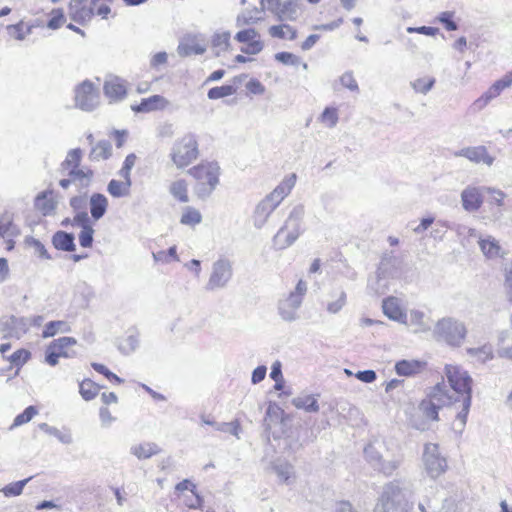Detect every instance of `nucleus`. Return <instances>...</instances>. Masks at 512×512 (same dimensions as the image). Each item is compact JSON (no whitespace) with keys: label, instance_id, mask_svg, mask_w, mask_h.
<instances>
[{"label":"nucleus","instance_id":"4d7b16f0","mask_svg":"<svg viewBox=\"0 0 512 512\" xmlns=\"http://www.w3.org/2000/svg\"><path fill=\"white\" fill-rule=\"evenodd\" d=\"M274 57L276 61L284 65L298 66L301 63L300 58L290 52H278Z\"/></svg>","mask_w":512,"mask_h":512},{"label":"nucleus","instance_id":"1a4fd4ad","mask_svg":"<svg viewBox=\"0 0 512 512\" xmlns=\"http://www.w3.org/2000/svg\"><path fill=\"white\" fill-rule=\"evenodd\" d=\"M100 103L97 86L90 80H84L74 88V106L85 112L94 111Z\"/></svg>","mask_w":512,"mask_h":512},{"label":"nucleus","instance_id":"ddd939ff","mask_svg":"<svg viewBox=\"0 0 512 512\" xmlns=\"http://www.w3.org/2000/svg\"><path fill=\"white\" fill-rule=\"evenodd\" d=\"M206 51L204 39L201 34H185L177 47V52L181 57L190 55H200Z\"/></svg>","mask_w":512,"mask_h":512},{"label":"nucleus","instance_id":"680f3d73","mask_svg":"<svg viewBox=\"0 0 512 512\" xmlns=\"http://www.w3.org/2000/svg\"><path fill=\"white\" fill-rule=\"evenodd\" d=\"M72 226L80 227L84 229V227L92 226L91 218L89 217L86 211L77 212L71 221Z\"/></svg>","mask_w":512,"mask_h":512},{"label":"nucleus","instance_id":"5701e85b","mask_svg":"<svg viewBox=\"0 0 512 512\" xmlns=\"http://www.w3.org/2000/svg\"><path fill=\"white\" fill-rule=\"evenodd\" d=\"M76 344L77 340L69 336L60 337L50 343L52 349H54L60 355V357L63 358H72L76 355L75 351H69V348Z\"/></svg>","mask_w":512,"mask_h":512},{"label":"nucleus","instance_id":"bb28decb","mask_svg":"<svg viewBox=\"0 0 512 512\" xmlns=\"http://www.w3.org/2000/svg\"><path fill=\"white\" fill-rule=\"evenodd\" d=\"M160 452V448L155 443L145 442L138 445H133L130 448V453L136 456L139 460L148 459Z\"/></svg>","mask_w":512,"mask_h":512},{"label":"nucleus","instance_id":"4c0bfd02","mask_svg":"<svg viewBox=\"0 0 512 512\" xmlns=\"http://www.w3.org/2000/svg\"><path fill=\"white\" fill-rule=\"evenodd\" d=\"M100 388L101 387L92 380L84 379L79 385V392L84 400L90 401L97 396Z\"/></svg>","mask_w":512,"mask_h":512},{"label":"nucleus","instance_id":"cd10ccee","mask_svg":"<svg viewBox=\"0 0 512 512\" xmlns=\"http://www.w3.org/2000/svg\"><path fill=\"white\" fill-rule=\"evenodd\" d=\"M479 246L483 254L488 258H496L502 256V248L499 245L498 241L488 236L487 238L479 239Z\"/></svg>","mask_w":512,"mask_h":512},{"label":"nucleus","instance_id":"20e7f679","mask_svg":"<svg viewBox=\"0 0 512 512\" xmlns=\"http://www.w3.org/2000/svg\"><path fill=\"white\" fill-rule=\"evenodd\" d=\"M304 206L299 204L293 207L285 224L278 230L273 238L274 246L283 250L291 246L302 234V222L304 218Z\"/></svg>","mask_w":512,"mask_h":512},{"label":"nucleus","instance_id":"c9c22d12","mask_svg":"<svg viewBox=\"0 0 512 512\" xmlns=\"http://www.w3.org/2000/svg\"><path fill=\"white\" fill-rule=\"evenodd\" d=\"M277 10L278 19L281 21H295L298 18L297 3L294 0H287Z\"/></svg>","mask_w":512,"mask_h":512},{"label":"nucleus","instance_id":"a878e982","mask_svg":"<svg viewBox=\"0 0 512 512\" xmlns=\"http://www.w3.org/2000/svg\"><path fill=\"white\" fill-rule=\"evenodd\" d=\"M68 14L73 21L84 25L92 19L94 11L92 8L85 7L84 5H77L76 7L69 5Z\"/></svg>","mask_w":512,"mask_h":512},{"label":"nucleus","instance_id":"79ce46f5","mask_svg":"<svg viewBox=\"0 0 512 512\" xmlns=\"http://www.w3.org/2000/svg\"><path fill=\"white\" fill-rule=\"evenodd\" d=\"M170 193L180 202H188L187 184L184 180L174 181L170 186Z\"/></svg>","mask_w":512,"mask_h":512},{"label":"nucleus","instance_id":"f704fd0d","mask_svg":"<svg viewBox=\"0 0 512 512\" xmlns=\"http://www.w3.org/2000/svg\"><path fill=\"white\" fill-rule=\"evenodd\" d=\"M131 185L126 181L112 179L107 185V191L111 196L121 198L130 194Z\"/></svg>","mask_w":512,"mask_h":512},{"label":"nucleus","instance_id":"c85d7f7f","mask_svg":"<svg viewBox=\"0 0 512 512\" xmlns=\"http://www.w3.org/2000/svg\"><path fill=\"white\" fill-rule=\"evenodd\" d=\"M34 27H36L35 24L20 21L17 24L8 25L7 32L9 36L15 38L16 40L23 41L28 35L32 33Z\"/></svg>","mask_w":512,"mask_h":512},{"label":"nucleus","instance_id":"c756f323","mask_svg":"<svg viewBox=\"0 0 512 512\" xmlns=\"http://www.w3.org/2000/svg\"><path fill=\"white\" fill-rule=\"evenodd\" d=\"M224 277V262L222 259H219L214 263L213 272L209 278V281L206 284V290L213 291L217 288L222 287L223 282L222 279Z\"/></svg>","mask_w":512,"mask_h":512},{"label":"nucleus","instance_id":"6e6d98bb","mask_svg":"<svg viewBox=\"0 0 512 512\" xmlns=\"http://www.w3.org/2000/svg\"><path fill=\"white\" fill-rule=\"evenodd\" d=\"M454 12L445 11L438 15V21L444 25L447 31H456L458 29L457 23L453 20Z\"/></svg>","mask_w":512,"mask_h":512},{"label":"nucleus","instance_id":"338daca9","mask_svg":"<svg viewBox=\"0 0 512 512\" xmlns=\"http://www.w3.org/2000/svg\"><path fill=\"white\" fill-rule=\"evenodd\" d=\"M202 502V497L197 493L196 489L191 491L189 495H185L184 504L190 509L200 508Z\"/></svg>","mask_w":512,"mask_h":512},{"label":"nucleus","instance_id":"de8ad7c7","mask_svg":"<svg viewBox=\"0 0 512 512\" xmlns=\"http://www.w3.org/2000/svg\"><path fill=\"white\" fill-rule=\"evenodd\" d=\"M435 79L432 77L429 78H419L411 83L413 89L422 94H427L434 86Z\"/></svg>","mask_w":512,"mask_h":512},{"label":"nucleus","instance_id":"37998d69","mask_svg":"<svg viewBox=\"0 0 512 512\" xmlns=\"http://www.w3.org/2000/svg\"><path fill=\"white\" fill-rule=\"evenodd\" d=\"M32 479V477H28L24 480L16 481L6 485L2 492L6 497H14L19 496L22 492L26 484Z\"/></svg>","mask_w":512,"mask_h":512},{"label":"nucleus","instance_id":"49530a36","mask_svg":"<svg viewBox=\"0 0 512 512\" xmlns=\"http://www.w3.org/2000/svg\"><path fill=\"white\" fill-rule=\"evenodd\" d=\"M467 353L471 356L477 357L482 362H486L493 358V351L490 345H483L478 348H468Z\"/></svg>","mask_w":512,"mask_h":512},{"label":"nucleus","instance_id":"774afa93","mask_svg":"<svg viewBox=\"0 0 512 512\" xmlns=\"http://www.w3.org/2000/svg\"><path fill=\"white\" fill-rule=\"evenodd\" d=\"M245 87L246 90L253 95H261L265 92L264 85L257 79H250Z\"/></svg>","mask_w":512,"mask_h":512},{"label":"nucleus","instance_id":"4be33fe9","mask_svg":"<svg viewBox=\"0 0 512 512\" xmlns=\"http://www.w3.org/2000/svg\"><path fill=\"white\" fill-rule=\"evenodd\" d=\"M53 246L60 251L73 252L76 250L75 237L72 233L57 231L52 236Z\"/></svg>","mask_w":512,"mask_h":512},{"label":"nucleus","instance_id":"aec40b11","mask_svg":"<svg viewBox=\"0 0 512 512\" xmlns=\"http://www.w3.org/2000/svg\"><path fill=\"white\" fill-rule=\"evenodd\" d=\"M330 300L326 303V311L329 314H338L347 304V293L343 288L334 289L329 293Z\"/></svg>","mask_w":512,"mask_h":512},{"label":"nucleus","instance_id":"393cba45","mask_svg":"<svg viewBox=\"0 0 512 512\" xmlns=\"http://www.w3.org/2000/svg\"><path fill=\"white\" fill-rule=\"evenodd\" d=\"M108 207V200L105 195L101 193H94L90 197V213L91 217L97 221L102 218Z\"/></svg>","mask_w":512,"mask_h":512},{"label":"nucleus","instance_id":"f257e3e1","mask_svg":"<svg viewBox=\"0 0 512 512\" xmlns=\"http://www.w3.org/2000/svg\"><path fill=\"white\" fill-rule=\"evenodd\" d=\"M445 375L450 389H447L444 382L436 384L428 395L429 398L420 403V410L426 418L437 421L439 409L442 407L460 408L456 415V427L462 432L471 407L473 380L466 370L454 365L445 366Z\"/></svg>","mask_w":512,"mask_h":512},{"label":"nucleus","instance_id":"e433bc0d","mask_svg":"<svg viewBox=\"0 0 512 512\" xmlns=\"http://www.w3.org/2000/svg\"><path fill=\"white\" fill-rule=\"evenodd\" d=\"M293 405L298 409H303L306 412H318L319 404L317 399L312 395L296 397L292 400Z\"/></svg>","mask_w":512,"mask_h":512},{"label":"nucleus","instance_id":"6ab92c4d","mask_svg":"<svg viewBox=\"0 0 512 512\" xmlns=\"http://www.w3.org/2000/svg\"><path fill=\"white\" fill-rule=\"evenodd\" d=\"M82 156L83 152L80 148L71 149L67 153L66 158L61 162L58 173L66 175L68 172L80 168Z\"/></svg>","mask_w":512,"mask_h":512},{"label":"nucleus","instance_id":"13d9d810","mask_svg":"<svg viewBox=\"0 0 512 512\" xmlns=\"http://www.w3.org/2000/svg\"><path fill=\"white\" fill-rule=\"evenodd\" d=\"M400 464H401V460L399 458H395V459H392V460H389V461H384L382 459V461L380 462V464L377 467V469L379 471H381L383 474H385L386 476H390V475L393 474V472L395 470L398 469Z\"/></svg>","mask_w":512,"mask_h":512},{"label":"nucleus","instance_id":"052dcab7","mask_svg":"<svg viewBox=\"0 0 512 512\" xmlns=\"http://www.w3.org/2000/svg\"><path fill=\"white\" fill-rule=\"evenodd\" d=\"M259 34L254 28L244 29L239 31L235 39L240 43H248L259 39Z\"/></svg>","mask_w":512,"mask_h":512},{"label":"nucleus","instance_id":"6e6552de","mask_svg":"<svg viewBox=\"0 0 512 512\" xmlns=\"http://www.w3.org/2000/svg\"><path fill=\"white\" fill-rule=\"evenodd\" d=\"M220 167L213 162L201 163L189 169L188 173L197 181L195 187L200 197L208 196L219 182Z\"/></svg>","mask_w":512,"mask_h":512},{"label":"nucleus","instance_id":"603ef678","mask_svg":"<svg viewBox=\"0 0 512 512\" xmlns=\"http://www.w3.org/2000/svg\"><path fill=\"white\" fill-rule=\"evenodd\" d=\"M156 262L168 263L171 260H178L176 246L170 247L167 251H158L153 253Z\"/></svg>","mask_w":512,"mask_h":512},{"label":"nucleus","instance_id":"58836bf2","mask_svg":"<svg viewBox=\"0 0 512 512\" xmlns=\"http://www.w3.org/2000/svg\"><path fill=\"white\" fill-rule=\"evenodd\" d=\"M273 470L277 474L279 480L285 483H289L290 478L294 475V467L284 461L274 463Z\"/></svg>","mask_w":512,"mask_h":512},{"label":"nucleus","instance_id":"9d476101","mask_svg":"<svg viewBox=\"0 0 512 512\" xmlns=\"http://www.w3.org/2000/svg\"><path fill=\"white\" fill-rule=\"evenodd\" d=\"M423 461L427 474L434 479L444 473L447 468L446 459L440 455L439 447L434 443L425 445Z\"/></svg>","mask_w":512,"mask_h":512},{"label":"nucleus","instance_id":"7ed1b4c3","mask_svg":"<svg viewBox=\"0 0 512 512\" xmlns=\"http://www.w3.org/2000/svg\"><path fill=\"white\" fill-rule=\"evenodd\" d=\"M297 176L292 173L286 176L275 189L268 194L255 208L253 215L254 226L261 229L272 212L287 197L296 184Z\"/></svg>","mask_w":512,"mask_h":512},{"label":"nucleus","instance_id":"4468645a","mask_svg":"<svg viewBox=\"0 0 512 512\" xmlns=\"http://www.w3.org/2000/svg\"><path fill=\"white\" fill-rule=\"evenodd\" d=\"M483 189L481 187L467 186L461 192V203L465 211L473 213L480 209L483 204Z\"/></svg>","mask_w":512,"mask_h":512},{"label":"nucleus","instance_id":"3c124183","mask_svg":"<svg viewBox=\"0 0 512 512\" xmlns=\"http://www.w3.org/2000/svg\"><path fill=\"white\" fill-rule=\"evenodd\" d=\"M37 414L34 406H28L22 413L17 415L13 421V427L21 426L28 423Z\"/></svg>","mask_w":512,"mask_h":512},{"label":"nucleus","instance_id":"2f4dec72","mask_svg":"<svg viewBox=\"0 0 512 512\" xmlns=\"http://www.w3.org/2000/svg\"><path fill=\"white\" fill-rule=\"evenodd\" d=\"M39 429L48 435L54 436L63 444H71L73 437L69 429L60 430L54 426H50L47 423H40Z\"/></svg>","mask_w":512,"mask_h":512},{"label":"nucleus","instance_id":"2eb2a0df","mask_svg":"<svg viewBox=\"0 0 512 512\" xmlns=\"http://www.w3.org/2000/svg\"><path fill=\"white\" fill-rule=\"evenodd\" d=\"M302 304L299 294H289V296L281 300L278 304V312L284 321L292 322L298 318V309Z\"/></svg>","mask_w":512,"mask_h":512},{"label":"nucleus","instance_id":"7c9ffc66","mask_svg":"<svg viewBox=\"0 0 512 512\" xmlns=\"http://www.w3.org/2000/svg\"><path fill=\"white\" fill-rule=\"evenodd\" d=\"M112 154V145L108 140H101L92 147L89 153L91 161L106 160Z\"/></svg>","mask_w":512,"mask_h":512},{"label":"nucleus","instance_id":"a211bd4d","mask_svg":"<svg viewBox=\"0 0 512 512\" xmlns=\"http://www.w3.org/2000/svg\"><path fill=\"white\" fill-rule=\"evenodd\" d=\"M57 201L53 197L52 190L40 192L34 201L35 208L41 212L43 216L52 215L57 208Z\"/></svg>","mask_w":512,"mask_h":512},{"label":"nucleus","instance_id":"dca6fc26","mask_svg":"<svg viewBox=\"0 0 512 512\" xmlns=\"http://www.w3.org/2000/svg\"><path fill=\"white\" fill-rule=\"evenodd\" d=\"M457 157H465L474 163L483 162L491 166L494 162V157L490 156L485 146L466 147L454 154Z\"/></svg>","mask_w":512,"mask_h":512},{"label":"nucleus","instance_id":"a18cd8bd","mask_svg":"<svg viewBox=\"0 0 512 512\" xmlns=\"http://www.w3.org/2000/svg\"><path fill=\"white\" fill-rule=\"evenodd\" d=\"M202 220L200 212L192 207H187L182 216L180 222L184 225L194 226L199 224Z\"/></svg>","mask_w":512,"mask_h":512},{"label":"nucleus","instance_id":"a19ab883","mask_svg":"<svg viewBox=\"0 0 512 512\" xmlns=\"http://www.w3.org/2000/svg\"><path fill=\"white\" fill-rule=\"evenodd\" d=\"M425 315L422 311L412 310L410 312V324L415 326V332H426L431 326L425 321Z\"/></svg>","mask_w":512,"mask_h":512},{"label":"nucleus","instance_id":"39448f33","mask_svg":"<svg viewBox=\"0 0 512 512\" xmlns=\"http://www.w3.org/2000/svg\"><path fill=\"white\" fill-rule=\"evenodd\" d=\"M170 159L178 168L183 169L193 163L199 156L197 136L187 133L175 140L170 151Z\"/></svg>","mask_w":512,"mask_h":512},{"label":"nucleus","instance_id":"f8f14e48","mask_svg":"<svg viewBox=\"0 0 512 512\" xmlns=\"http://www.w3.org/2000/svg\"><path fill=\"white\" fill-rule=\"evenodd\" d=\"M63 178L59 180V186L67 190L72 184H75L78 190L87 189L93 178V171L90 168L83 167L68 172L62 175Z\"/></svg>","mask_w":512,"mask_h":512},{"label":"nucleus","instance_id":"0eeeda50","mask_svg":"<svg viewBox=\"0 0 512 512\" xmlns=\"http://www.w3.org/2000/svg\"><path fill=\"white\" fill-rule=\"evenodd\" d=\"M400 273V260L392 252H385L381 257L375 278L368 280V287L378 295L384 294L387 285L382 284V281L396 278Z\"/></svg>","mask_w":512,"mask_h":512},{"label":"nucleus","instance_id":"b1692460","mask_svg":"<svg viewBox=\"0 0 512 512\" xmlns=\"http://www.w3.org/2000/svg\"><path fill=\"white\" fill-rule=\"evenodd\" d=\"M383 313L391 320L404 323L406 315L401 310L398 301L394 297H389L383 300L382 304Z\"/></svg>","mask_w":512,"mask_h":512},{"label":"nucleus","instance_id":"473e14b6","mask_svg":"<svg viewBox=\"0 0 512 512\" xmlns=\"http://www.w3.org/2000/svg\"><path fill=\"white\" fill-rule=\"evenodd\" d=\"M70 331L71 326L68 322L63 320L50 321L45 325L42 331V337L50 338L55 336L57 333H68Z\"/></svg>","mask_w":512,"mask_h":512},{"label":"nucleus","instance_id":"423d86ee","mask_svg":"<svg viewBox=\"0 0 512 512\" xmlns=\"http://www.w3.org/2000/svg\"><path fill=\"white\" fill-rule=\"evenodd\" d=\"M433 335L437 341H443L452 347H460L466 338L467 329L463 322L452 317H444L435 324Z\"/></svg>","mask_w":512,"mask_h":512},{"label":"nucleus","instance_id":"f03ea898","mask_svg":"<svg viewBox=\"0 0 512 512\" xmlns=\"http://www.w3.org/2000/svg\"><path fill=\"white\" fill-rule=\"evenodd\" d=\"M413 493L401 480H393L381 488L374 512H411L414 507Z\"/></svg>","mask_w":512,"mask_h":512},{"label":"nucleus","instance_id":"ea45409f","mask_svg":"<svg viewBox=\"0 0 512 512\" xmlns=\"http://www.w3.org/2000/svg\"><path fill=\"white\" fill-rule=\"evenodd\" d=\"M19 228L13 223L12 219L5 215L0 219V236L3 238L6 237H15L19 235Z\"/></svg>","mask_w":512,"mask_h":512},{"label":"nucleus","instance_id":"72a5a7b5","mask_svg":"<svg viewBox=\"0 0 512 512\" xmlns=\"http://www.w3.org/2000/svg\"><path fill=\"white\" fill-rule=\"evenodd\" d=\"M422 367V363L417 360H400L395 364V371L400 376H411L417 373Z\"/></svg>","mask_w":512,"mask_h":512},{"label":"nucleus","instance_id":"09e8293b","mask_svg":"<svg viewBox=\"0 0 512 512\" xmlns=\"http://www.w3.org/2000/svg\"><path fill=\"white\" fill-rule=\"evenodd\" d=\"M25 243L34 249L35 254H37L40 258L43 259H51V255L46 250L45 246L36 238L27 237L25 239Z\"/></svg>","mask_w":512,"mask_h":512},{"label":"nucleus","instance_id":"e2e57ef3","mask_svg":"<svg viewBox=\"0 0 512 512\" xmlns=\"http://www.w3.org/2000/svg\"><path fill=\"white\" fill-rule=\"evenodd\" d=\"M366 459L377 468L382 461L381 454L372 445H367L364 449Z\"/></svg>","mask_w":512,"mask_h":512},{"label":"nucleus","instance_id":"bf43d9fd","mask_svg":"<svg viewBox=\"0 0 512 512\" xmlns=\"http://www.w3.org/2000/svg\"><path fill=\"white\" fill-rule=\"evenodd\" d=\"M92 368L97 371L98 373L104 375L108 380L110 381H114L118 384H121L124 382L123 379H121L120 377H118L116 374H114L113 372H111L105 365L103 364H100V363H96V362H93L91 364Z\"/></svg>","mask_w":512,"mask_h":512},{"label":"nucleus","instance_id":"864d4df0","mask_svg":"<svg viewBox=\"0 0 512 512\" xmlns=\"http://www.w3.org/2000/svg\"><path fill=\"white\" fill-rule=\"evenodd\" d=\"M30 358V352L25 349H18L15 351L8 360L15 367L23 366Z\"/></svg>","mask_w":512,"mask_h":512},{"label":"nucleus","instance_id":"f3484780","mask_svg":"<svg viewBox=\"0 0 512 512\" xmlns=\"http://www.w3.org/2000/svg\"><path fill=\"white\" fill-rule=\"evenodd\" d=\"M104 94L111 101H120L125 98L127 89L124 80L119 77L107 79L103 86Z\"/></svg>","mask_w":512,"mask_h":512},{"label":"nucleus","instance_id":"69168bd1","mask_svg":"<svg viewBox=\"0 0 512 512\" xmlns=\"http://www.w3.org/2000/svg\"><path fill=\"white\" fill-rule=\"evenodd\" d=\"M282 414H283V411L281 410V408L279 406H277L275 404H270L267 408L266 417L264 419L266 429L270 428V424L267 423L268 418L270 419V421H273L274 419H275V421H278L279 419H281Z\"/></svg>","mask_w":512,"mask_h":512},{"label":"nucleus","instance_id":"5fc2aeb1","mask_svg":"<svg viewBox=\"0 0 512 512\" xmlns=\"http://www.w3.org/2000/svg\"><path fill=\"white\" fill-rule=\"evenodd\" d=\"M93 235H94L93 225L90 227H84V229H81V231L78 235L80 246L83 248H90L93 244Z\"/></svg>","mask_w":512,"mask_h":512},{"label":"nucleus","instance_id":"9b49d317","mask_svg":"<svg viewBox=\"0 0 512 512\" xmlns=\"http://www.w3.org/2000/svg\"><path fill=\"white\" fill-rule=\"evenodd\" d=\"M29 330L27 317L6 316L0 320V333L3 338L20 339Z\"/></svg>","mask_w":512,"mask_h":512},{"label":"nucleus","instance_id":"8fccbe9b","mask_svg":"<svg viewBox=\"0 0 512 512\" xmlns=\"http://www.w3.org/2000/svg\"><path fill=\"white\" fill-rule=\"evenodd\" d=\"M501 94L499 89L495 85H491L489 89L475 101V105L479 108L486 106L491 100L498 97Z\"/></svg>","mask_w":512,"mask_h":512},{"label":"nucleus","instance_id":"c03bdc74","mask_svg":"<svg viewBox=\"0 0 512 512\" xmlns=\"http://www.w3.org/2000/svg\"><path fill=\"white\" fill-rule=\"evenodd\" d=\"M139 346V338L136 334L128 335L126 338H124L121 343L119 344L120 351L125 354L129 355L132 352H134Z\"/></svg>","mask_w":512,"mask_h":512},{"label":"nucleus","instance_id":"0e129e2a","mask_svg":"<svg viewBox=\"0 0 512 512\" xmlns=\"http://www.w3.org/2000/svg\"><path fill=\"white\" fill-rule=\"evenodd\" d=\"M321 119L323 122L328 123V127L333 128L337 125L338 122V114L336 109L331 107H326L321 114Z\"/></svg>","mask_w":512,"mask_h":512},{"label":"nucleus","instance_id":"412c9836","mask_svg":"<svg viewBox=\"0 0 512 512\" xmlns=\"http://www.w3.org/2000/svg\"><path fill=\"white\" fill-rule=\"evenodd\" d=\"M167 100L160 95H153L148 98L142 99L140 104L132 106V110L137 113H147L162 109L167 105Z\"/></svg>","mask_w":512,"mask_h":512}]
</instances>
